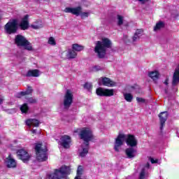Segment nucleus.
I'll return each instance as SVG.
<instances>
[{
    "label": "nucleus",
    "instance_id": "dca6fc26",
    "mask_svg": "<svg viewBox=\"0 0 179 179\" xmlns=\"http://www.w3.org/2000/svg\"><path fill=\"white\" fill-rule=\"evenodd\" d=\"M126 143L128 146H130V148H135V146L138 145V141H136L134 135L128 134Z\"/></svg>",
    "mask_w": 179,
    "mask_h": 179
},
{
    "label": "nucleus",
    "instance_id": "6e6552de",
    "mask_svg": "<svg viewBox=\"0 0 179 179\" xmlns=\"http://www.w3.org/2000/svg\"><path fill=\"white\" fill-rule=\"evenodd\" d=\"M96 94L99 97H111V96H114V90L99 87L96 90Z\"/></svg>",
    "mask_w": 179,
    "mask_h": 179
},
{
    "label": "nucleus",
    "instance_id": "4468645a",
    "mask_svg": "<svg viewBox=\"0 0 179 179\" xmlns=\"http://www.w3.org/2000/svg\"><path fill=\"white\" fill-rule=\"evenodd\" d=\"M82 6H77L75 8L67 7L64 9L65 13H72L76 16H80V13L82 12Z\"/></svg>",
    "mask_w": 179,
    "mask_h": 179
},
{
    "label": "nucleus",
    "instance_id": "2f4dec72",
    "mask_svg": "<svg viewBox=\"0 0 179 179\" xmlns=\"http://www.w3.org/2000/svg\"><path fill=\"white\" fill-rule=\"evenodd\" d=\"M145 177H146V171L145 170V169H142L139 174L138 179H145Z\"/></svg>",
    "mask_w": 179,
    "mask_h": 179
},
{
    "label": "nucleus",
    "instance_id": "cd10ccee",
    "mask_svg": "<svg viewBox=\"0 0 179 179\" xmlns=\"http://www.w3.org/2000/svg\"><path fill=\"white\" fill-rule=\"evenodd\" d=\"M20 110L22 113L26 114L27 111H29V106H27V103H24L20 107Z\"/></svg>",
    "mask_w": 179,
    "mask_h": 179
},
{
    "label": "nucleus",
    "instance_id": "b1692460",
    "mask_svg": "<svg viewBox=\"0 0 179 179\" xmlns=\"http://www.w3.org/2000/svg\"><path fill=\"white\" fill-rule=\"evenodd\" d=\"M166 24L163 21H159L156 23V25L154 27V31H157V30H160V29H164Z\"/></svg>",
    "mask_w": 179,
    "mask_h": 179
},
{
    "label": "nucleus",
    "instance_id": "39448f33",
    "mask_svg": "<svg viewBox=\"0 0 179 179\" xmlns=\"http://www.w3.org/2000/svg\"><path fill=\"white\" fill-rule=\"evenodd\" d=\"M14 43L17 47H23L27 51H33V45L23 35L18 34L15 36Z\"/></svg>",
    "mask_w": 179,
    "mask_h": 179
},
{
    "label": "nucleus",
    "instance_id": "0eeeda50",
    "mask_svg": "<svg viewBox=\"0 0 179 179\" xmlns=\"http://www.w3.org/2000/svg\"><path fill=\"white\" fill-rule=\"evenodd\" d=\"M72 103H73V94H72L71 90H67L64 94L63 101L64 110H69L71 106H72Z\"/></svg>",
    "mask_w": 179,
    "mask_h": 179
},
{
    "label": "nucleus",
    "instance_id": "20e7f679",
    "mask_svg": "<svg viewBox=\"0 0 179 179\" xmlns=\"http://www.w3.org/2000/svg\"><path fill=\"white\" fill-rule=\"evenodd\" d=\"M80 139L84 141L85 146H89L90 141H94L95 137L93 134V131L88 127L83 128L79 133Z\"/></svg>",
    "mask_w": 179,
    "mask_h": 179
},
{
    "label": "nucleus",
    "instance_id": "393cba45",
    "mask_svg": "<svg viewBox=\"0 0 179 179\" xmlns=\"http://www.w3.org/2000/svg\"><path fill=\"white\" fill-rule=\"evenodd\" d=\"M90 145H85V148H83L82 152H80V157H85L86 155L89 153Z\"/></svg>",
    "mask_w": 179,
    "mask_h": 179
},
{
    "label": "nucleus",
    "instance_id": "2eb2a0df",
    "mask_svg": "<svg viewBox=\"0 0 179 179\" xmlns=\"http://www.w3.org/2000/svg\"><path fill=\"white\" fill-rule=\"evenodd\" d=\"M20 30H28L29 27V15H25L19 24Z\"/></svg>",
    "mask_w": 179,
    "mask_h": 179
},
{
    "label": "nucleus",
    "instance_id": "f8f14e48",
    "mask_svg": "<svg viewBox=\"0 0 179 179\" xmlns=\"http://www.w3.org/2000/svg\"><path fill=\"white\" fill-rule=\"evenodd\" d=\"M159 118L160 123V131H163V129L166 126V121H167V118H169V113L167 111L162 112L158 115Z\"/></svg>",
    "mask_w": 179,
    "mask_h": 179
},
{
    "label": "nucleus",
    "instance_id": "f704fd0d",
    "mask_svg": "<svg viewBox=\"0 0 179 179\" xmlns=\"http://www.w3.org/2000/svg\"><path fill=\"white\" fill-rule=\"evenodd\" d=\"M23 96H27L26 91L18 92L16 95V97H17V99H22V97H23Z\"/></svg>",
    "mask_w": 179,
    "mask_h": 179
},
{
    "label": "nucleus",
    "instance_id": "4c0bfd02",
    "mask_svg": "<svg viewBox=\"0 0 179 179\" xmlns=\"http://www.w3.org/2000/svg\"><path fill=\"white\" fill-rule=\"evenodd\" d=\"M31 27L34 30H38V29H41L43 27V24H41L38 25L31 24Z\"/></svg>",
    "mask_w": 179,
    "mask_h": 179
},
{
    "label": "nucleus",
    "instance_id": "79ce46f5",
    "mask_svg": "<svg viewBox=\"0 0 179 179\" xmlns=\"http://www.w3.org/2000/svg\"><path fill=\"white\" fill-rule=\"evenodd\" d=\"M31 122H32V119L27 120L26 121V125H27V127H31Z\"/></svg>",
    "mask_w": 179,
    "mask_h": 179
},
{
    "label": "nucleus",
    "instance_id": "ea45409f",
    "mask_svg": "<svg viewBox=\"0 0 179 179\" xmlns=\"http://www.w3.org/2000/svg\"><path fill=\"white\" fill-rule=\"evenodd\" d=\"M136 101L138 103H146V99L141 97H136Z\"/></svg>",
    "mask_w": 179,
    "mask_h": 179
},
{
    "label": "nucleus",
    "instance_id": "9b49d317",
    "mask_svg": "<svg viewBox=\"0 0 179 179\" xmlns=\"http://www.w3.org/2000/svg\"><path fill=\"white\" fill-rule=\"evenodd\" d=\"M100 86H106L107 87H114L116 83L111 78L107 77H101L99 80Z\"/></svg>",
    "mask_w": 179,
    "mask_h": 179
},
{
    "label": "nucleus",
    "instance_id": "423d86ee",
    "mask_svg": "<svg viewBox=\"0 0 179 179\" xmlns=\"http://www.w3.org/2000/svg\"><path fill=\"white\" fill-rule=\"evenodd\" d=\"M4 30L6 34H16L19 30L17 19H13L8 21L4 26Z\"/></svg>",
    "mask_w": 179,
    "mask_h": 179
},
{
    "label": "nucleus",
    "instance_id": "c756f323",
    "mask_svg": "<svg viewBox=\"0 0 179 179\" xmlns=\"http://www.w3.org/2000/svg\"><path fill=\"white\" fill-rule=\"evenodd\" d=\"M122 24H124V17L117 15V26H122Z\"/></svg>",
    "mask_w": 179,
    "mask_h": 179
},
{
    "label": "nucleus",
    "instance_id": "3c124183",
    "mask_svg": "<svg viewBox=\"0 0 179 179\" xmlns=\"http://www.w3.org/2000/svg\"><path fill=\"white\" fill-rule=\"evenodd\" d=\"M150 165L149 164V163L147 164V167H149Z\"/></svg>",
    "mask_w": 179,
    "mask_h": 179
},
{
    "label": "nucleus",
    "instance_id": "a18cd8bd",
    "mask_svg": "<svg viewBox=\"0 0 179 179\" xmlns=\"http://www.w3.org/2000/svg\"><path fill=\"white\" fill-rule=\"evenodd\" d=\"M31 132H32L33 135H36L37 134V130L36 129H33Z\"/></svg>",
    "mask_w": 179,
    "mask_h": 179
},
{
    "label": "nucleus",
    "instance_id": "a19ab883",
    "mask_svg": "<svg viewBox=\"0 0 179 179\" xmlns=\"http://www.w3.org/2000/svg\"><path fill=\"white\" fill-rule=\"evenodd\" d=\"M142 33H143V29H137L135 32L136 34H137V36H142Z\"/></svg>",
    "mask_w": 179,
    "mask_h": 179
},
{
    "label": "nucleus",
    "instance_id": "f257e3e1",
    "mask_svg": "<svg viewBox=\"0 0 179 179\" xmlns=\"http://www.w3.org/2000/svg\"><path fill=\"white\" fill-rule=\"evenodd\" d=\"M113 42L108 38H103L101 41H98L94 48V52L97 54L98 58L103 59L107 55V49L112 48Z\"/></svg>",
    "mask_w": 179,
    "mask_h": 179
},
{
    "label": "nucleus",
    "instance_id": "72a5a7b5",
    "mask_svg": "<svg viewBox=\"0 0 179 179\" xmlns=\"http://www.w3.org/2000/svg\"><path fill=\"white\" fill-rule=\"evenodd\" d=\"M31 126L36 127H40V121L36 119H32Z\"/></svg>",
    "mask_w": 179,
    "mask_h": 179
},
{
    "label": "nucleus",
    "instance_id": "e433bc0d",
    "mask_svg": "<svg viewBox=\"0 0 179 179\" xmlns=\"http://www.w3.org/2000/svg\"><path fill=\"white\" fill-rule=\"evenodd\" d=\"M27 96L29 94H32L33 93V88L31 86H28L27 90L25 91Z\"/></svg>",
    "mask_w": 179,
    "mask_h": 179
},
{
    "label": "nucleus",
    "instance_id": "a211bd4d",
    "mask_svg": "<svg viewBox=\"0 0 179 179\" xmlns=\"http://www.w3.org/2000/svg\"><path fill=\"white\" fill-rule=\"evenodd\" d=\"M26 78H38L40 71L38 69L29 70L25 74Z\"/></svg>",
    "mask_w": 179,
    "mask_h": 179
},
{
    "label": "nucleus",
    "instance_id": "473e14b6",
    "mask_svg": "<svg viewBox=\"0 0 179 179\" xmlns=\"http://www.w3.org/2000/svg\"><path fill=\"white\" fill-rule=\"evenodd\" d=\"M48 44L50 45H57V42H55V38L54 37L50 36L48 39Z\"/></svg>",
    "mask_w": 179,
    "mask_h": 179
},
{
    "label": "nucleus",
    "instance_id": "de8ad7c7",
    "mask_svg": "<svg viewBox=\"0 0 179 179\" xmlns=\"http://www.w3.org/2000/svg\"><path fill=\"white\" fill-rule=\"evenodd\" d=\"M3 103V99L2 98H0V106Z\"/></svg>",
    "mask_w": 179,
    "mask_h": 179
},
{
    "label": "nucleus",
    "instance_id": "9d476101",
    "mask_svg": "<svg viewBox=\"0 0 179 179\" xmlns=\"http://www.w3.org/2000/svg\"><path fill=\"white\" fill-rule=\"evenodd\" d=\"M71 143L72 139L71 138V136L68 135H64L60 138L59 143L64 149H69Z\"/></svg>",
    "mask_w": 179,
    "mask_h": 179
},
{
    "label": "nucleus",
    "instance_id": "bb28decb",
    "mask_svg": "<svg viewBox=\"0 0 179 179\" xmlns=\"http://www.w3.org/2000/svg\"><path fill=\"white\" fill-rule=\"evenodd\" d=\"M83 176V166H78L77 172H76V176L78 177H82Z\"/></svg>",
    "mask_w": 179,
    "mask_h": 179
},
{
    "label": "nucleus",
    "instance_id": "f3484780",
    "mask_svg": "<svg viewBox=\"0 0 179 179\" xmlns=\"http://www.w3.org/2000/svg\"><path fill=\"white\" fill-rule=\"evenodd\" d=\"M6 166L8 169H15L16 168V161L12 158V155H9L6 158Z\"/></svg>",
    "mask_w": 179,
    "mask_h": 179
},
{
    "label": "nucleus",
    "instance_id": "8fccbe9b",
    "mask_svg": "<svg viewBox=\"0 0 179 179\" xmlns=\"http://www.w3.org/2000/svg\"><path fill=\"white\" fill-rule=\"evenodd\" d=\"M164 92L166 93V94H167V93H169V91L167 90V89L164 90Z\"/></svg>",
    "mask_w": 179,
    "mask_h": 179
},
{
    "label": "nucleus",
    "instance_id": "4be33fe9",
    "mask_svg": "<svg viewBox=\"0 0 179 179\" xmlns=\"http://www.w3.org/2000/svg\"><path fill=\"white\" fill-rule=\"evenodd\" d=\"M72 50L76 52H80V51H83L85 50V46L79 45L78 43H73L72 45Z\"/></svg>",
    "mask_w": 179,
    "mask_h": 179
},
{
    "label": "nucleus",
    "instance_id": "5701e85b",
    "mask_svg": "<svg viewBox=\"0 0 179 179\" xmlns=\"http://www.w3.org/2000/svg\"><path fill=\"white\" fill-rule=\"evenodd\" d=\"M148 76L153 80H157V79H159V76H160V73H159V71H151L149 72Z\"/></svg>",
    "mask_w": 179,
    "mask_h": 179
},
{
    "label": "nucleus",
    "instance_id": "6ab92c4d",
    "mask_svg": "<svg viewBox=\"0 0 179 179\" xmlns=\"http://www.w3.org/2000/svg\"><path fill=\"white\" fill-rule=\"evenodd\" d=\"M125 153L127 159H134L135 157V153H136V150L134 147H131L125 150Z\"/></svg>",
    "mask_w": 179,
    "mask_h": 179
},
{
    "label": "nucleus",
    "instance_id": "a878e982",
    "mask_svg": "<svg viewBox=\"0 0 179 179\" xmlns=\"http://www.w3.org/2000/svg\"><path fill=\"white\" fill-rule=\"evenodd\" d=\"M124 100L128 103H131L132 100H134V95L131 93H125L124 94Z\"/></svg>",
    "mask_w": 179,
    "mask_h": 179
},
{
    "label": "nucleus",
    "instance_id": "aec40b11",
    "mask_svg": "<svg viewBox=\"0 0 179 179\" xmlns=\"http://www.w3.org/2000/svg\"><path fill=\"white\" fill-rule=\"evenodd\" d=\"M179 83V70L178 69H176L173 73L172 85L176 86Z\"/></svg>",
    "mask_w": 179,
    "mask_h": 179
},
{
    "label": "nucleus",
    "instance_id": "58836bf2",
    "mask_svg": "<svg viewBox=\"0 0 179 179\" xmlns=\"http://www.w3.org/2000/svg\"><path fill=\"white\" fill-rule=\"evenodd\" d=\"M141 36L137 35L136 34H134V35L132 37V40L134 41V43H135V41H138V40H140Z\"/></svg>",
    "mask_w": 179,
    "mask_h": 179
},
{
    "label": "nucleus",
    "instance_id": "c03bdc74",
    "mask_svg": "<svg viewBox=\"0 0 179 179\" xmlns=\"http://www.w3.org/2000/svg\"><path fill=\"white\" fill-rule=\"evenodd\" d=\"M164 85H166V86L169 85V78H166V80H164Z\"/></svg>",
    "mask_w": 179,
    "mask_h": 179
},
{
    "label": "nucleus",
    "instance_id": "49530a36",
    "mask_svg": "<svg viewBox=\"0 0 179 179\" xmlns=\"http://www.w3.org/2000/svg\"><path fill=\"white\" fill-rule=\"evenodd\" d=\"M149 0H138L139 2H142V3H144V2H148Z\"/></svg>",
    "mask_w": 179,
    "mask_h": 179
},
{
    "label": "nucleus",
    "instance_id": "c85d7f7f",
    "mask_svg": "<svg viewBox=\"0 0 179 179\" xmlns=\"http://www.w3.org/2000/svg\"><path fill=\"white\" fill-rule=\"evenodd\" d=\"M84 89H86V90H88V92H90V90H92L93 89V85H92L91 83H85L83 85Z\"/></svg>",
    "mask_w": 179,
    "mask_h": 179
},
{
    "label": "nucleus",
    "instance_id": "412c9836",
    "mask_svg": "<svg viewBox=\"0 0 179 179\" xmlns=\"http://www.w3.org/2000/svg\"><path fill=\"white\" fill-rule=\"evenodd\" d=\"M66 57L69 59H73L75 58H76V57H78V53L73 50V49H69L68 50Z\"/></svg>",
    "mask_w": 179,
    "mask_h": 179
},
{
    "label": "nucleus",
    "instance_id": "1a4fd4ad",
    "mask_svg": "<svg viewBox=\"0 0 179 179\" xmlns=\"http://www.w3.org/2000/svg\"><path fill=\"white\" fill-rule=\"evenodd\" d=\"M125 141V134H120L115 141L114 150L115 152H120V148L124 145V141Z\"/></svg>",
    "mask_w": 179,
    "mask_h": 179
},
{
    "label": "nucleus",
    "instance_id": "7c9ffc66",
    "mask_svg": "<svg viewBox=\"0 0 179 179\" xmlns=\"http://www.w3.org/2000/svg\"><path fill=\"white\" fill-rule=\"evenodd\" d=\"M26 99L29 104H36L37 103V99L34 97L26 98Z\"/></svg>",
    "mask_w": 179,
    "mask_h": 179
},
{
    "label": "nucleus",
    "instance_id": "09e8293b",
    "mask_svg": "<svg viewBox=\"0 0 179 179\" xmlns=\"http://www.w3.org/2000/svg\"><path fill=\"white\" fill-rule=\"evenodd\" d=\"M74 179H82V177H80V176H76Z\"/></svg>",
    "mask_w": 179,
    "mask_h": 179
},
{
    "label": "nucleus",
    "instance_id": "ddd939ff",
    "mask_svg": "<svg viewBox=\"0 0 179 179\" xmlns=\"http://www.w3.org/2000/svg\"><path fill=\"white\" fill-rule=\"evenodd\" d=\"M17 155L24 163H26V162H29L30 160V155H29V152L27 151L21 149L17 151Z\"/></svg>",
    "mask_w": 179,
    "mask_h": 179
},
{
    "label": "nucleus",
    "instance_id": "c9c22d12",
    "mask_svg": "<svg viewBox=\"0 0 179 179\" xmlns=\"http://www.w3.org/2000/svg\"><path fill=\"white\" fill-rule=\"evenodd\" d=\"M89 15H90L89 13H87V12H82V10H81L80 16L81 19H85V17H89Z\"/></svg>",
    "mask_w": 179,
    "mask_h": 179
},
{
    "label": "nucleus",
    "instance_id": "37998d69",
    "mask_svg": "<svg viewBox=\"0 0 179 179\" xmlns=\"http://www.w3.org/2000/svg\"><path fill=\"white\" fill-rule=\"evenodd\" d=\"M150 162H151L152 164H155L157 163L158 160L155 159L153 158H150Z\"/></svg>",
    "mask_w": 179,
    "mask_h": 179
},
{
    "label": "nucleus",
    "instance_id": "f03ea898",
    "mask_svg": "<svg viewBox=\"0 0 179 179\" xmlns=\"http://www.w3.org/2000/svg\"><path fill=\"white\" fill-rule=\"evenodd\" d=\"M71 174V169L69 166L64 165L59 169H55L53 173L48 174L46 179H62L65 178Z\"/></svg>",
    "mask_w": 179,
    "mask_h": 179
},
{
    "label": "nucleus",
    "instance_id": "7ed1b4c3",
    "mask_svg": "<svg viewBox=\"0 0 179 179\" xmlns=\"http://www.w3.org/2000/svg\"><path fill=\"white\" fill-rule=\"evenodd\" d=\"M35 153L36 155V160L38 162H47L48 160V149L47 147L43 148V143H35Z\"/></svg>",
    "mask_w": 179,
    "mask_h": 179
}]
</instances>
